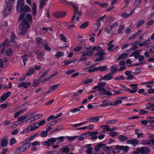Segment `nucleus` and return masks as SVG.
Wrapping results in <instances>:
<instances>
[{"label": "nucleus", "instance_id": "10", "mask_svg": "<svg viewBox=\"0 0 154 154\" xmlns=\"http://www.w3.org/2000/svg\"><path fill=\"white\" fill-rule=\"evenodd\" d=\"M24 0H18L17 9V11H20L22 10V8L24 5Z\"/></svg>", "mask_w": 154, "mask_h": 154}, {"label": "nucleus", "instance_id": "24", "mask_svg": "<svg viewBox=\"0 0 154 154\" xmlns=\"http://www.w3.org/2000/svg\"><path fill=\"white\" fill-rule=\"evenodd\" d=\"M99 117L91 118L88 119V123L95 122L99 120Z\"/></svg>", "mask_w": 154, "mask_h": 154}, {"label": "nucleus", "instance_id": "3", "mask_svg": "<svg viewBox=\"0 0 154 154\" xmlns=\"http://www.w3.org/2000/svg\"><path fill=\"white\" fill-rule=\"evenodd\" d=\"M136 151H133L132 154H149L150 151V148L146 146H141L140 148H137L135 149Z\"/></svg>", "mask_w": 154, "mask_h": 154}, {"label": "nucleus", "instance_id": "21", "mask_svg": "<svg viewBox=\"0 0 154 154\" xmlns=\"http://www.w3.org/2000/svg\"><path fill=\"white\" fill-rule=\"evenodd\" d=\"M35 40L38 46L40 47H43V43L42 41V39L40 37H37L36 38Z\"/></svg>", "mask_w": 154, "mask_h": 154}, {"label": "nucleus", "instance_id": "62", "mask_svg": "<svg viewBox=\"0 0 154 154\" xmlns=\"http://www.w3.org/2000/svg\"><path fill=\"white\" fill-rule=\"evenodd\" d=\"M45 154H58V153L56 151H52L46 152Z\"/></svg>", "mask_w": 154, "mask_h": 154}, {"label": "nucleus", "instance_id": "37", "mask_svg": "<svg viewBox=\"0 0 154 154\" xmlns=\"http://www.w3.org/2000/svg\"><path fill=\"white\" fill-rule=\"evenodd\" d=\"M107 134H109L110 136H111L112 137H114L118 134L117 132L112 131H111L109 133H106V135Z\"/></svg>", "mask_w": 154, "mask_h": 154}, {"label": "nucleus", "instance_id": "13", "mask_svg": "<svg viewBox=\"0 0 154 154\" xmlns=\"http://www.w3.org/2000/svg\"><path fill=\"white\" fill-rule=\"evenodd\" d=\"M35 70L33 67H30L27 69L26 70V75L28 76L34 74L35 72Z\"/></svg>", "mask_w": 154, "mask_h": 154}, {"label": "nucleus", "instance_id": "7", "mask_svg": "<svg viewBox=\"0 0 154 154\" xmlns=\"http://www.w3.org/2000/svg\"><path fill=\"white\" fill-rule=\"evenodd\" d=\"M12 8V6L10 3H7L6 8L4 11V14L5 15H7L10 14Z\"/></svg>", "mask_w": 154, "mask_h": 154}, {"label": "nucleus", "instance_id": "43", "mask_svg": "<svg viewBox=\"0 0 154 154\" xmlns=\"http://www.w3.org/2000/svg\"><path fill=\"white\" fill-rule=\"evenodd\" d=\"M98 70V69L95 67H91L88 70V72H92Z\"/></svg>", "mask_w": 154, "mask_h": 154}, {"label": "nucleus", "instance_id": "46", "mask_svg": "<svg viewBox=\"0 0 154 154\" xmlns=\"http://www.w3.org/2000/svg\"><path fill=\"white\" fill-rule=\"evenodd\" d=\"M46 0H40V4L39 5V8L40 9H42L44 5H45V2Z\"/></svg>", "mask_w": 154, "mask_h": 154}, {"label": "nucleus", "instance_id": "27", "mask_svg": "<svg viewBox=\"0 0 154 154\" xmlns=\"http://www.w3.org/2000/svg\"><path fill=\"white\" fill-rule=\"evenodd\" d=\"M98 132L97 131L92 132L90 133V135L91 136L92 139L94 140H96L97 138V134Z\"/></svg>", "mask_w": 154, "mask_h": 154}, {"label": "nucleus", "instance_id": "5", "mask_svg": "<svg viewBox=\"0 0 154 154\" xmlns=\"http://www.w3.org/2000/svg\"><path fill=\"white\" fill-rule=\"evenodd\" d=\"M26 143L23 145L19 148L20 152H22L28 149L30 146L31 144L30 143L28 142L27 140H26Z\"/></svg>", "mask_w": 154, "mask_h": 154}, {"label": "nucleus", "instance_id": "6", "mask_svg": "<svg viewBox=\"0 0 154 154\" xmlns=\"http://www.w3.org/2000/svg\"><path fill=\"white\" fill-rule=\"evenodd\" d=\"M26 118V116H22L19 117L17 119V120L15 122L12 126H14V125L17 126L20 124L21 122H23L24 120H25Z\"/></svg>", "mask_w": 154, "mask_h": 154}, {"label": "nucleus", "instance_id": "57", "mask_svg": "<svg viewBox=\"0 0 154 154\" xmlns=\"http://www.w3.org/2000/svg\"><path fill=\"white\" fill-rule=\"evenodd\" d=\"M125 78L123 75H122L119 77L115 78L114 80L115 81L119 80H124L125 79Z\"/></svg>", "mask_w": 154, "mask_h": 154}, {"label": "nucleus", "instance_id": "50", "mask_svg": "<svg viewBox=\"0 0 154 154\" xmlns=\"http://www.w3.org/2000/svg\"><path fill=\"white\" fill-rule=\"evenodd\" d=\"M113 73H108L106 74V81L110 80L113 78V77L112 76Z\"/></svg>", "mask_w": 154, "mask_h": 154}, {"label": "nucleus", "instance_id": "8", "mask_svg": "<svg viewBox=\"0 0 154 154\" xmlns=\"http://www.w3.org/2000/svg\"><path fill=\"white\" fill-rule=\"evenodd\" d=\"M126 143L128 144H131L133 146H135L138 144L139 141L136 139H133L126 141Z\"/></svg>", "mask_w": 154, "mask_h": 154}, {"label": "nucleus", "instance_id": "18", "mask_svg": "<svg viewBox=\"0 0 154 154\" xmlns=\"http://www.w3.org/2000/svg\"><path fill=\"white\" fill-rule=\"evenodd\" d=\"M88 50L87 51H83L82 54V56L84 57L86 56H91L92 55L93 53L92 49Z\"/></svg>", "mask_w": 154, "mask_h": 154}, {"label": "nucleus", "instance_id": "40", "mask_svg": "<svg viewBox=\"0 0 154 154\" xmlns=\"http://www.w3.org/2000/svg\"><path fill=\"white\" fill-rule=\"evenodd\" d=\"M125 28L124 25H122L119 26V30L117 31V32L118 34H122V30L124 29Z\"/></svg>", "mask_w": 154, "mask_h": 154}, {"label": "nucleus", "instance_id": "32", "mask_svg": "<svg viewBox=\"0 0 154 154\" xmlns=\"http://www.w3.org/2000/svg\"><path fill=\"white\" fill-rule=\"evenodd\" d=\"M37 5L35 3L33 2L32 4L33 12L34 15H35L37 13Z\"/></svg>", "mask_w": 154, "mask_h": 154}, {"label": "nucleus", "instance_id": "20", "mask_svg": "<svg viewBox=\"0 0 154 154\" xmlns=\"http://www.w3.org/2000/svg\"><path fill=\"white\" fill-rule=\"evenodd\" d=\"M119 148L121 150H123L124 153H125L128 152V151L129 147L128 146H120Z\"/></svg>", "mask_w": 154, "mask_h": 154}, {"label": "nucleus", "instance_id": "51", "mask_svg": "<svg viewBox=\"0 0 154 154\" xmlns=\"http://www.w3.org/2000/svg\"><path fill=\"white\" fill-rule=\"evenodd\" d=\"M151 143L150 140H146L142 142V144L143 145H150Z\"/></svg>", "mask_w": 154, "mask_h": 154}, {"label": "nucleus", "instance_id": "1", "mask_svg": "<svg viewBox=\"0 0 154 154\" xmlns=\"http://www.w3.org/2000/svg\"><path fill=\"white\" fill-rule=\"evenodd\" d=\"M30 23L25 18H23L21 21V23L19 25V29L20 32L18 34L23 35L27 32V30L30 28Z\"/></svg>", "mask_w": 154, "mask_h": 154}, {"label": "nucleus", "instance_id": "9", "mask_svg": "<svg viewBox=\"0 0 154 154\" xmlns=\"http://www.w3.org/2000/svg\"><path fill=\"white\" fill-rule=\"evenodd\" d=\"M66 14L65 11L57 12L54 14V16L57 18H60L64 17Z\"/></svg>", "mask_w": 154, "mask_h": 154}, {"label": "nucleus", "instance_id": "30", "mask_svg": "<svg viewBox=\"0 0 154 154\" xmlns=\"http://www.w3.org/2000/svg\"><path fill=\"white\" fill-rule=\"evenodd\" d=\"M30 11V8L29 6H27L26 5L24 6L22 8V10L20 11L22 12H28Z\"/></svg>", "mask_w": 154, "mask_h": 154}, {"label": "nucleus", "instance_id": "48", "mask_svg": "<svg viewBox=\"0 0 154 154\" xmlns=\"http://www.w3.org/2000/svg\"><path fill=\"white\" fill-rule=\"evenodd\" d=\"M37 56L38 59L39 60H42L43 58V54L41 52H38L37 54Z\"/></svg>", "mask_w": 154, "mask_h": 154}, {"label": "nucleus", "instance_id": "58", "mask_svg": "<svg viewBox=\"0 0 154 154\" xmlns=\"http://www.w3.org/2000/svg\"><path fill=\"white\" fill-rule=\"evenodd\" d=\"M154 23V20L152 19L149 20L146 23V25L147 26H149L152 24Z\"/></svg>", "mask_w": 154, "mask_h": 154}, {"label": "nucleus", "instance_id": "64", "mask_svg": "<svg viewBox=\"0 0 154 154\" xmlns=\"http://www.w3.org/2000/svg\"><path fill=\"white\" fill-rule=\"evenodd\" d=\"M122 103V101L121 100H117L113 102L114 106H116L118 104H120Z\"/></svg>", "mask_w": 154, "mask_h": 154}, {"label": "nucleus", "instance_id": "16", "mask_svg": "<svg viewBox=\"0 0 154 154\" xmlns=\"http://www.w3.org/2000/svg\"><path fill=\"white\" fill-rule=\"evenodd\" d=\"M135 9V8H134L128 14H127L125 12L122 13L121 14V16L122 17H124L125 18H126L128 17H130L134 14Z\"/></svg>", "mask_w": 154, "mask_h": 154}, {"label": "nucleus", "instance_id": "39", "mask_svg": "<svg viewBox=\"0 0 154 154\" xmlns=\"http://www.w3.org/2000/svg\"><path fill=\"white\" fill-rule=\"evenodd\" d=\"M22 58L24 65L25 66L26 65V62L27 61L28 59V55L26 54L25 55L22 57Z\"/></svg>", "mask_w": 154, "mask_h": 154}, {"label": "nucleus", "instance_id": "23", "mask_svg": "<svg viewBox=\"0 0 154 154\" xmlns=\"http://www.w3.org/2000/svg\"><path fill=\"white\" fill-rule=\"evenodd\" d=\"M60 151H62L66 153H68L70 152V150L67 146H64L61 148Z\"/></svg>", "mask_w": 154, "mask_h": 154}, {"label": "nucleus", "instance_id": "34", "mask_svg": "<svg viewBox=\"0 0 154 154\" xmlns=\"http://www.w3.org/2000/svg\"><path fill=\"white\" fill-rule=\"evenodd\" d=\"M128 55L126 53H122L119 56L118 58L117 59V60H119L122 59L123 58H126L127 57Z\"/></svg>", "mask_w": 154, "mask_h": 154}, {"label": "nucleus", "instance_id": "17", "mask_svg": "<svg viewBox=\"0 0 154 154\" xmlns=\"http://www.w3.org/2000/svg\"><path fill=\"white\" fill-rule=\"evenodd\" d=\"M101 49V48L99 46H94L93 48H91V46L88 47L86 48V49L87 50H90L92 49L93 52L95 51H99Z\"/></svg>", "mask_w": 154, "mask_h": 154}, {"label": "nucleus", "instance_id": "47", "mask_svg": "<svg viewBox=\"0 0 154 154\" xmlns=\"http://www.w3.org/2000/svg\"><path fill=\"white\" fill-rule=\"evenodd\" d=\"M146 109L149 111H151V109L152 107H154V104H150L149 103H148L146 105Z\"/></svg>", "mask_w": 154, "mask_h": 154}, {"label": "nucleus", "instance_id": "25", "mask_svg": "<svg viewBox=\"0 0 154 154\" xmlns=\"http://www.w3.org/2000/svg\"><path fill=\"white\" fill-rule=\"evenodd\" d=\"M137 86L138 84H131L129 85V86L131 87V88L132 89L131 90L134 91L132 93H134L137 91V89L138 88L137 87Z\"/></svg>", "mask_w": 154, "mask_h": 154}, {"label": "nucleus", "instance_id": "28", "mask_svg": "<svg viewBox=\"0 0 154 154\" xmlns=\"http://www.w3.org/2000/svg\"><path fill=\"white\" fill-rule=\"evenodd\" d=\"M105 144H103L101 143H100L97 145V146L95 147L94 149V150L96 151H99L100 150V148L103 146H105Z\"/></svg>", "mask_w": 154, "mask_h": 154}, {"label": "nucleus", "instance_id": "36", "mask_svg": "<svg viewBox=\"0 0 154 154\" xmlns=\"http://www.w3.org/2000/svg\"><path fill=\"white\" fill-rule=\"evenodd\" d=\"M18 86L19 88H20L23 87L24 88H27V86L26 85V82H22L20 83Z\"/></svg>", "mask_w": 154, "mask_h": 154}, {"label": "nucleus", "instance_id": "11", "mask_svg": "<svg viewBox=\"0 0 154 154\" xmlns=\"http://www.w3.org/2000/svg\"><path fill=\"white\" fill-rule=\"evenodd\" d=\"M42 114H37L34 115L33 116L31 117L29 119H28L27 121H29V122H32L36 120H37L40 118H41L42 117Z\"/></svg>", "mask_w": 154, "mask_h": 154}, {"label": "nucleus", "instance_id": "63", "mask_svg": "<svg viewBox=\"0 0 154 154\" xmlns=\"http://www.w3.org/2000/svg\"><path fill=\"white\" fill-rule=\"evenodd\" d=\"M61 39L64 42H66V40L65 36L63 34H61L60 35Z\"/></svg>", "mask_w": 154, "mask_h": 154}, {"label": "nucleus", "instance_id": "22", "mask_svg": "<svg viewBox=\"0 0 154 154\" xmlns=\"http://www.w3.org/2000/svg\"><path fill=\"white\" fill-rule=\"evenodd\" d=\"M106 17V15H104L103 16L101 17L100 18H99L98 20L97 21V23H96V25L97 26V29L99 27H100L101 25V23L100 22V21H103L104 19Z\"/></svg>", "mask_w": 154, "mask_h": 154}, {"label": "nucleus", "instance_id": "44", "mask_svg": "<svg viewBox=\"0 0 154 154\" xmlns=\"http://www.w3.org/2000/svg\"><path fill=\"white\" fill-rule=\"evenodd\" d=\"M62 129L63 128L62 126L57 127L56 128L54 129L53 131L51 132V134H53L54 133H56V131H59V130H60Z\"/></svg>", "mask_w": 154, "mask_h": 154}, {"label": "nucleus", "instance_id": "61", "mask_svg": "<svg viewBox=\"0 0 154 154\" xmlns=\"http://www.w3.org/2000/svg\"><path fill=\"white\" fill-rule=\"evenodd\" d=\"M47 132L46 131H42L41 134V136L42 137H45L47 136Z\"/></svg>", "mask_w": 154, "mask_h": 154}, {"label": "nucleus", "instance_id": "53", "mask_svg": "<svg viewBox=\"0 0 154 154\" xmlns=\"http://www.w3.org/2000/svg\"><path fill=\"white\" fill-rule=\"evenodd\" d=\"M64 54L62 52L59 51L55 54V57L57 58H59L63 56Z\"/></svg>", "mask_w": 154, "mask_h": 154}, {"label": "nucleus", "instance_id": "56", "mask_svg": "<svg viewBox=\"0 0 154 154\" xmlns=\"http://www.w3.org/2000/svg\"><path fill=\"white\" fill-rule=\"evenodd\" d=\"M58 120H55L54 121H52L50 123L48 124L47 125L46 127H50L51 126L54 125L55 123L57 122V121Z\"/></svg>", "mask_w": 154, "mask_h": 154}, {"label": "nucleus", "instance_id": "19", "mask_svg": "<svg viewBox=\"0 0 154 154\" xmlns=\"http://www.w3.org/2000/svg\"><path fill=\"white\" fill-rule=\"evenodd\" d=\"M111 72L113 74L115 73L116 72L118 71V66L117 65L113 64L111 67Z\"/></svg>", "mask_w": 154, "mask_h": 154}, {"label": "nucleus", "instance_id": "33", "mask_svg": "<svg viewBox=\"0 0 154 154\" xmlns=\"http://www.w3.org/2000/svg\"><path fill=\"white\" fill-rule=\"evenodd\" d=\"M13 50L11 48H8L5 51L6 54L7 56H10L12 55Z\"/></svg>", "mask_w": 154, "mask_h": 154}, {"label": "nucleus", "instance_id": "55", "mask_svg": "<svg viewBox=\"0 0 154 154\" xmlns=\"http://www.w3.org/2000/svg\"><path fill=\"white\" fill-rule=\"evenodd\" d=\"M133 54H134V57L135 58H138L140 56V53H138L137 51H135L133 52Z\"/></svg>", "mask_w": 154, "mask_h": 154}, {"label": "nucleus", "instance_id": "42", "mask_svg": "<svg viewBox=\"0 0 154 154\" xmlns=\"http://www.w3.org/2000/svg\"><path fill=\"white\" fill-rule=\"evenodd\" d=\"M105 55V53L103 52V50H101L95 54V56H99L100 57H102Z\"/></svg>", "mask_w": 154, "mask_h": 154}, {"label": "nucleus", "instance_id": "14", "mask_svg": "<svg viewBox=\"0 0 154 154\" xmlns=\"http://www.w3.org/2000/svg\"><path fill=\"white\" fill-rule=\"evenodd\" d=\"M8 137L4 138L1 140V145L2 147H4L7 146L8 143Z\"/></svg>", "mask_w": 154, "mask_h": 154}, {"label": "nucleus", "instance_id": "59", "mask_svg": "<svg viewBox=\"0 0 154 154\" xmlns=\"http://www.w3.org/2000/svg\"><path fill=\"white\" fill-rule=\"evenodd\" d=\"M16 142V140L14 138L11 139L10 141L9 144L10 146H11L15 144Z\"/></svg>", "mask_w": 154, "mask_h": 154}, {"label": "nucleus", "instance_id": "29", "mask_svg": "<svg viewBox=\"0 0 154 154\" xmlns=\"http://www.w3.org/2000/svg\"><path fill=\"white\" fill-rule=\"evenodd\" d=\"M118 139L119 140L121 141L124 142L126 140L128 139V138L127 137H125L123 135H120L119 136Z\"/></svg>", "mask_w": 154, "mask_h": 154}, {"label": "nucleus", "instance_id": "45", "mask_svg": "<svg viewBox=\"0 0 154 154\" xmlns=\"http://www.w3.org/2000/svg\"><path fill=\"white\" fill-rule=\"evenodd\" d=\"M142 0H135L133 3V5L135 7L138 6L141 3Z\"/></svg>", "mask_w": 154, "mask_h": 154}, {"label": "nucleus", "instance_id": "2", "mask_svg": "<svg viewBox=\"0 0 154 154\" xmlns=\"http://www.w3.org/2000/svg\"><path fill=\"white\" fill-rule=\"evenodd\" d=\"M97 85L94 87L92 89H97V91H99V94H106V90L105 89V85L106 82H98Z\"/></svg>", "mask_w": 154, "mask_h": 154}, {"label": "nucleus", "instance_id": "38", "mask_svg": "<svg viewBox=\"0 0 154 154\" xmlns=\"http://www.w3.org/2000/svg\"><path fill=\"white\" fill-rule=\"evenodd\" d=\"M36 124L35 123H32L29 125V127H28V128L29 129V131H33L35 130L34 126Z\"/></svg>", "mask_w": 154, "mask_h": 154}, {"label": "nucleus", "instance_id": "52", "mask_svg": "<svg viewBox=\"0 0 154 154\" xmlns=\"http://www.w3.org/2000/svg\"><path fill=\"white\" fill-rule=\"evenodd\" d=\"M26 17L29 20V23H31L32 22V16L31 14H28L26 16Z\"/></svg>", "mask_w": 154, "mask_h": 154}, {"label": "nucleus", "instance_id": "26", "mask_svg": "<svg viewBox=\"0 0 154 154\" xmlns=\"http://www.w3.org/2000/svg\"><path fill=\"white\" fill-rule=\"evenodd\" d=\"M67 4L70 5L72 6L75 10V11H76L78 9L79 6L78 5L70 2H67Z\"/></svg>", "mask_w": 154, "mask_h": 154}, {"label": "nucleus", "instance_id": "4", "mask_svg": "<svg viewBox=\"0 0 154 154\" xmlns=\"http://www.w3.org/2000/svg\"><path fill=\"white\" fill-rule=\"evenodd\" d=\"M120 146L115 145L113 146H106V154H109V152L114 153H119L120 152L119 148Z\"/></svg>", "mask_w": 154, "mask_h": 154}, {"label": "nucleus", "instance_id": "15", "mask_svg": "<svg viewBox=\"0 0 154 154\" xmlns=\"http://www.w3.org/2000/svg\"><path fill=\"white\" fill-rule=\"evenodd\" d=\"M59 85V84H57L54 85L50 87L49 90L47 91L46 92V94L50 93L56 90Z\"/></svg>", "mask_w": 154, "mask_h": 154}, {"label": "nucleus", "instance_id": "49", "mask_svg": "<svg viewBox=\"0 0 154 154\" xmlns=\"http://www.w3.org/2000/svg\"><path fill=\"white\" fill-rule=\"evenodd\" d=\"M144 23V21L142 20H141L138 21L137 22L136 27L137 28L139 27Z\"/></svg>", "mask_w": 154, "mask_h": 154}, {"label": "nucleus", "instance_id": "60", "mask_svg": "<svg viewBox=\"0 0 154 154\" xmlns=\"http://www.w3.org/2000/svg\"><path fill=\"white\" fill-rule=\"evenodd\" d=\"M77 137V136H74L72 137L68 136L66 137V138L69 140L72 141L75 139Z\"/></svg>", "mask_w": 154, "mask_h": 154}, {"label": "nucleus", "instance_id": "35", "mask_svg": "<svg viewBox=\"0 0 154 154\" xmlns=\"http://www.w3.org/2000/svg\"><path fill=\"white\" fill-rule=\"evenodd\" d=\"M77 13L78 15L79 16H81L82 15V12L81 11H79V10L75 11V13L74 15L72 16V21L75 19V14Z\"/></svg>", "mask_w": 154, "mask_h": 154}, {"label": "nucleus", "instance_id": "54", "mask_svg": "<svg viewBox=\"0 0 154 154\" xmlns=\"http://www.w3.org/2000/svg\"><path fill=\"white\" fill-rule=\"evenodd\" d=\"M93 82V79H91L85 80L83 82V83L85 85H87L88 83H90Z\"/></svg>", "mask_w": 154, "mask_h": 154}, {"label": "nucleus", "instance_id": "41", "mask_svg": "<svg viewBox=\"0 0 154 154\" xmlns=\"http://www.w3.org/2000/svg\"><path fill=\"white\" fill-rule=\"evenodd\" d=\"M89 22L88 21L84 23L82 25L80 26L81 29H84L88 25Z\"/></svg>", "mask_w": 154, "mask_h": 154}, {"label": "nucleus", "instance_id": "31", "mask_svg": "<svg viewBox=\"0 0 154 154\" xmlns=\"http://www.w3.org/2000/svg\"><path fill=\"white\" fill-rule=\"evenodd\" d=\"M65 137L61 136L55 138L56 139L57 143H58L63 141Z\"/></svg>", "mask_w": 154, "mask_h": 154}, {"label": "nucleus", "instance_id": "12", "mask_svg": "<svg viewBox=\"0 0 154 154\" xmlns=\"http://www.w3.org/2000/svg\"><path fill=\"white\" fill-rule=\"evenodd\" d=\"M11 94V93L9 91H8L6 93H4L1 97L0 103H2L10 96Z\"/></svg>", "mask_w": 154, "mask_h": 154}]
</instances>
